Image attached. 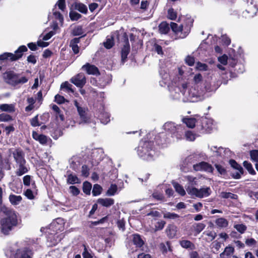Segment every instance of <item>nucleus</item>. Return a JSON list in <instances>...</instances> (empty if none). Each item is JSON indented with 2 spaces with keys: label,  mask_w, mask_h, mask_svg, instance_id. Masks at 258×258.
Here are the masks:
<instances>
[{
  "label": "nucleus",
  "mask_w": 258,
  "mask_h": 258,
  "mask_svg": "<svg viewBox=\"0 0 258 258\" xmlns=\"http://www.w3.org/2000/svg\"><path fill=\"white\" fill-rule=\"evenodd\" d=\"M165 136L164 133H160L157 135L155 138L156 143L159 146L164 144L166 141Z\"/></svg>",
  "instance_id": "obj_36"
},
{
  "label": "nucleus",
  "mask_w": 258,
  "mask_h": 258,
  "mask_svg": "<svg viewBox=\"0 0 258 258\" xmlns=\"http://www.w3.org/2000/svg\"><path fill=\"white\" fill-rule=\"evenodd\" d=\"M250 156L252 160L258 162V150H254L250 152Z\"/></svg>",
  "instance_id": "obj_59"
},
{
  "label": "nucleus",
  "mask_w": 258,
  "mask_h": 258,
  "mask_svg": "<svg viewBox=\"0 0 258 258\" xmlns=\"http://www.w3.org/2000/svg\"><path fill=\"white\" fill-rule=\"evenodd\" d=\"M54 101L59 104L64 103L68 101L64 97L59 94H56L54 97Z\"/></svg>",
  "instance_id": "obj_55"
},
{
  "label": "nucleus",
  "mask_w": 258,
  "mask_h": 258,
  "mask_svg": "<svg viewBox=\"0 0 258 258\" xmlns=\"http://www.w3.org/2000/svg\"><path fill=\"white\" fill-rule=\"evenodd\" d=\"M194 19L191 17L186 16L183 18V22L181 24L183 26V35L181 38H185L190 32L191 28L193 26Z\"/></svg>",
  "instance_id": "obj_6"
},
{
  "label": "nucleus",
  "mask_w": 258,
  "mask_h": 258,
  "mask_svg": "<svg viewBox=\"0 0 258 258\" xmlns=\"http://www.w3.org/2000/svg\"><path fill=\"white\" fill-rule=\"evenodd\" d=\"M71 81L75 85L81 88H83L86 83V77L83 73L78 74L73 77Z\"/></svg>",
  "instance_id": "obj_10"
},
{
  "label": "nucleus",
  "mask_w": 258,
  "mask_h": 258,
  "mask_svg": "<svg viewBox=\"0 0 258 258\" xmlns=\"http://www.w3.org/2000/svg\"><path fill=\"white\" fill-rule=\"evenodd\" d=\"M11 169V163L9 159H5L0 162V172L3 171L4 170H10Z\"/></svg>",
  "instance_id": "obj_28"
},
{
  "label": "nucleus",
  "mask_w": 258,
  "mask_h": 258,
  "mask_svg": "<svg viewBox=\"0 0 258 258\" xmlns=\"http://www.w3.org/2000/svg\"><path fill=\"white\" fill-rule=\"evenodd\" d=\"M185 61L188 66L191 67L194 65L195 60L194 56L188 55L186 57Z\"/></svg>",
  "instance_id": "obj_60"
},
{
  "label": "nucleus",
  "mask_w": 258,
  "mask_h": 258,
  "mask_svg": "<svg viewBox=\"0 0 258 258\" xmlns=\"http://www.w3.org/2000/svg\"><path fill=\"white\" fill-rule=\"evenodd\" d=\"M20 74L16 73L13 71H7L3 75L5 82L12 86L16 87L19 84L27 83L28 79L26 77L19 78Z\"/></svg>",
  "instance_id": "obj_3"
},
{
  "label": "nucleus",
  "mask_w": 258,
  "mask_h": 258,
  "mask_svg": "<svg viewBox=\"0 0 258 258\" xmlns=\"http://www.w3.org/2000/svg\"><path fill=\"white\" fill-rule=\"evenodd\" d=\"M193 168L196 171H204L210 173H212L214 170L212 166L209 163L205 161H202L194 165Z\"/></svg>",
  "instance_id": "obj_9"
},
{
  "label": "nucleus",
  "mask_w": 258,
  "mask_h": 258,
  "mask_svg": "<svg viewBox=\"0 0 258 258\" xmlns=\"http://www.w3.org/2000/svg\"><path fill=\"white\" fill-rule=\"evenodd\" d=\"M72 85L66 81L61 84L60 88L61 89H65L68 92L74 93V89L72 88Z\"/></svg>",
  "instance_id": "obj_45"
},
{
  "label": "nucleus",
  "mask_w": 258,
  "mask_h": 258,
  "mask_svg": "<svg viewBox=\"0 0 258 258\" xmlns=\"http://www.w3.org/2000/svg\"><path fill=\"white\" fill-rule=\"evenodd\" d=\"M229 163L233 169L238 170V172L231 174L232 177L236 179H240L241 177V175L244 174V170L242 166L234 159H230Z\"/></svg>",
  "instance_id": "obj_8"
},
{
  "label": "nucleus",
  "mask_w": 258,
  "mask_h": 258,
  "mask_svg": "<svg viewBox=\"0 0 258 258\" xmlns=\"http://www.w3.org/2000/svg\"><path fill=\"white\" fill-rule=\"evenodd\" d=\"M32 138L36 141H38L40 144L42 145H46L48 142V140H51L50 138L46 136L43 134H39L36 131L32 132Z\"/></svg>",
  "instance_id": "obj_14"
},
{
  "label": "nucleus",
  "mask_w": 258,
  "mask_h": 258,
  "mask_svg": "<svg viewBox=\"0 0 258 258\" xmlns=\"http://www.w3.org/2000/svg\"><path fill=\"white\" fill-rule=\"evenodd\" d=\"M165 224L166 222L164 221L161 220L160 221H158L155 225V230L158 231L163 229Z\"/></svg>",
  "instance_id": "obj_62"
},
{
  "label": "nucleus",
  "mask_w": 258,
  "mask_h": 258,
  "mask_svg": "<svg viewBox=\"0 0 258 258\" xmlns=\"http://www.w3.org/2000/svg\"><path fill=\"white\" fill-rule=\"evenodd\" d=\"M27 61L28 63L35 64L37 62V57L33 53H31L27 56Z\"/></svg>",
  "instance_id": "obj_61"
},
{
  "label": "nucleus",
  "mask_w": 258,
  "mask_h": 258,
  "mask_svg": "<svg viewBox=\"0 0 258 258\" xmlns=\"http://www.w3.org/2000/svg\"><path fill=\"white\" fill-rule=\"evenodd\" d=\"M234 228L241 234L244 233L247 229V227L243 224H235Z\"/></svg>",
  "instance_id": "obj_52"
},
{
  "label": "nucleus",
  "mask_w": 258,
  "mask_h": 258,
  "mask_svg": "<svg viewBox=\"0 0 258 258\" xmlns=\"http://www.w3.org/2000/svg\"><path fill=\"white\" fill-rule=\"evenodd\" d=\"M180 246L186 249L190 248L194 249L195 248V244L190 241L188 240H182L179 242Z\"/></svg>",
  "instance_id": "obj_32"
},
{
  "label": "nucleus",
  "mask_w": 258,
  "mask_h": 258,
  "mask_svg": "<svg viewBox=\"0 0 258 258\" xmlns=\"http://www.w3.org/2000/svg\"><path fill=\"white\" fill-rule=\"evenodd\" d=\"M118 188L117 186L115 184H111L110 187L108 188L106 192V195L107 196H114L117 191Z\"/></svg>",
  "instance_id": "obj_35"
},
{
  "label": "nucleus",
  "mask_w": 258,
  "mask_h": 258,
  "mask_svg": "<svg viewBox=\"0 0 258 258\" xmlns=\"http://www.w3.org/2000/svg\"><path fill=\"white\" fill-rule=\"evenodd\" d=\"M12 53L11 52H4L0 54V64H2L3 62L9 60L12 61Z\"/></svg>",
  "instance_id": "obj_41"
},
{
  "label": "nucleus",
  "mask_w": 258,
  "mask_h": 258,
  "mask_svg": "<svg viewBox=\"0 0 258 258\" xmlns=\"http://www.w3.org/2000/svg\"><path fill=\"white\" fill-rule=\"evenodd\" d=\"M56 5L61 11H64L66 8V0H58L55 5V8Z\"/></svg>",
  "instance_id": "obj_58"
},
{
  "label": "nucleus",
  "mask_w": 258,
  "mask_h": 258,
  "mask_svg": "<svg viewBox=\"0 0 258 258\" xmlns=\"http://www.w3.org/2000/svg\"><path fill=\"white\" fill-rule=\"evenodd\" d=\"M82 69L85 71L88 75H92L99 76L100 73L98 68L94 64H91L88 62L83 65Z\"/></svg>",
  "instance_id": "obj_13"
},
{
  "label": "nucleus",
  "mask_w": 258,
  "mask_h": 258,
  "mask_svg": "<svg viewBox=\"0 0 258 258\" xmlns=\"http://www.w3.org/2000/svg\"><path fill=\"white\" fill-rule=\"evenodd\" d=\"M16 165L18 167V169L15 171L17 176H21L28 172L29 169L26 166V163H21Z\"/></svg>",
  "instance_id": "obj_21"
},
{
  "label": "nucleus",
  "mask_w": 258,
  "mask_h": 258,
  "mask_svg": "<svg viewBox=\"0 0 258 258\" xmlns=\"http://www.w3.org/2000/svg\"><path fill=\"white\" fill-rule=\"evenodd\" d=\"M13 120V117L10 114L5 113L0 114V122H8Z\"/></svg>",
  "instance_id": "obj_47"
},
{
  "label": "nucleus",
  "mask_w": 258,
  "mask_h": 258,
  "mask_svg": "<svg viewBox=\"0 0 258 258\" xmlns=\"http://www.w3.org/2000/svg\"><path fill=\"white\" fill-rule=\"evenodd\" d=\"M220 197L222 199H231L233 200H237L238 198L237 195L226 191H222L220 194Z\"/></svg>",
  "instance_id": "obj_34"
},
{
  "label": "nucleus",
  "mask_w": 258,
  "mask_h": 258,
  "mask_svg": "<svg viewBox=\"0 0 258 258\" xmlns=\"http://www.w3.org/2000/svg\"><path fill=\"white\" fill-rule=\"evenodd\" d=\"M49 118L50 114L48 112H45L43 113L40 117L41 124H44L46 122H48L49 120Z\"/></svg>",
  "instance_id": "obj_57"
},
{
  "label": "nucleus",
  "mask_w": 258,
  "mask_h": 258,
  "mask_svg": "<svg viewBox=\"0 0 258 258\" xmlns=\"http://www.w3.org/2000/svg\"><path fill=\"white\" fill-rule=\"evenodd\" d=\"M98 204L102 207L109 208L114 204V200L112 198H99L97 200Z\"/></svg>",
  "instance_id": "obj_18"
},
{
  "label": "nucleus",
  "mask_w": 258,
  "mask_h": 258,
  "mask_svg": "<svg viewBox=\"0 0 258 258\" xmlns=\"http://www.w3.org/2000/svg\"><path fill=\"white\" fill-rule=\"evenodd\" d=\"M33 189L27 188L24 192V195L29 200H33L35 198Z\"/></svg>",
  "instance_id": "obj_50"
},
{
  "label": "nucleus",
  "mask_w": 258,
  "mask_h": 258,
  "mask_svg": "<svg viewBox=\"0 0 258 258\" xmlns=\"http://www.w3.org/2000/svg\"><path fill=\"white\" fill-rule=\"evenodd\" d=\"M30 122L31 125L33 127L39 126L41 125V122L39 121L38 115H36L34 117L32 118Z\"/></svg>",
  "instance_id": "obj_54"
},
{
  "label": "nucleus",
  "mask_w": 258,
  "mask_h": 258,
  "mask_svg": "<svg viewBox=\"0 0 258 258\" xmlns=\"http://www.w3.org/2000/svg\"><path fill=\"white\" fill-rule=\"evenodd\" d=\"M174 187L177 192H178L180 195L181 196H184L185 195L186 192L182 187V185H181L178 183H175L174 184Z\"/></svg>",
  "instance_id": "obj_46"
},
{
  "label": "nucleus",
  "mask_w": 258,
  "mask_h": 258,
  "mask_svg": "<svg viewBox=\"0 0 258 258\" xmlns=\"http://www.w3.org/2000/svg\"><path fill=\"white\" fill-rule=\"evenodd\" d=\"M214 166L221 175L225 176L227 174V170L223 165L219 164H215Z\"/></svg>",
  "instance_id": "obj_44"
},
{
  "label": "nucleus",
  "mask_w": 258,
  "mask_h": 258,
  "mask_svg": "<svg viewBox=\"0 0 258 258\" xmlns=\"http://www.w3.org/2000/svg\"><path fill=\"white\" fill-rule=\"evenodd\" d=\"M33 252L29 248H26L22 251L17 252L16 258H32Z\"/></svg>",
  "instance_id": "obj_19"
},
{
  "label": "nucleus",
  "mask_w": 258,
  "mask_h": 258,
  "mask_svg": "<svg viewBox=\"0 0 258 258\" xmlns=\"http://www.w3.org/2000/svg\"><path fill=\"white\" fill-rule=\"evenodd\" d=\"M0 110L2 111L13 113L15 111V107L13 104H2L0 105Z\"/></svg>",
  "instance_id": "obj_25"
},
{
  "label": "nucleus",
  "mask_w": 258,
  "mask_h": 258,
  "mask_svg": "<svg viewBox=\"0 0 258 258\" xmlns=\"http://www.w3.org/2000/svg\"><path fill=\"white\" fill-rule=\"evenodd\" d=\"M205 227L206 225L203 223H195L192 225L191 230L194 232V235L197 236L200 234Z\"/></svg>",
  "instance_id": "obj_20"
},
{
  "label": "nucleus",
  "mask_w": 258,
  "mask_h": 258,
  "mask_svg": "<svg viewBox=\"0 0 258 258\" xmlns=\"http://www.w3.org/2000/svg\"><path fill=\"white\" fill-rule=\"evenodd\" d=\"M170 27L172 31L175 34H178V33L181 32V34L182 35H183V26H181V25L178 26L176 23L171 22Z\"/></svg>",
  "instance_id": "obj_30"
},
{
  "label": "nucleus",
  "mask_w": 258,
  "mask_h": 258,
  "mask_svg": "<svg viewBox=\"0 0 258 258\" xmlns=\"http://www.w3.org/2000/svg\"><path fill=\"white\" fill-rule=\"evenodd\" d=\"M114 45V39L112 37L111 38H107L106 42H104V46L106 49L111 48Z\"/></svg>",
  "instance_id": "obj_53"
},
{
  "label": "nucleus",
  "mask_w": 258,
  "mask_h": 258,
  "mask_svg": "<svg viewBox=\"0 0 258 258\" xmlns=\"http://www.w3.org/2000/svg\"><path fill=\"white\" fill-rule=\"evenodd\" d=\"M211 121L206 117H202L198 120L197 127L203 132H208L212 129Z\"/></svg>",
  "instance_id": "obj_7"
},
{
  "label": "nucleus",
  "mask_w": 258,
  "mask_h": 258,
  "mask_svg": "<svg viewBox=\"0 0 258 258\" xmlns=\"http://www.w3.org/2000/svg\"><path fill=\"white\" fill-rule=\"evenodd\" d=\"M22 200L21 196H16L15 195H10L9 196V200L12 205H18Z\"/></svg>",
  "instance_id": "obj_37"
},
{
  "label": "nucleus",
  "mask_w": 258,
  "mask_h": 258,
  "mask_svg": "<svg viewBox=\"0 0 258 258\" xmlns=\"http://www.w3.org/2000/svg\"><path fill=\"white\" fill-rule=\"evenodd\" d=\"M177 17V12L172 8L169 9L167 11V18L171 20H175Z\"/></svg>",
  "instance_id": "obj_43"
},
{
  "label": "nucleus",
  "mask_w": 258,
  "mask_h": 258,
  "mask_svg": "<svg viewBox=\"0 0 258 258\" xmlns=\"http://www.w3.org/2000/svg\"><path fill=\"white\" fill-rule=\"evenodd\" d=\"M28 51V48L26 46L22 45L20 46L17 50L15 51V53H12V62L16 61L20 59H21L23 55L24 52H26Z\"/></svg>",
  "instance_id": "obj_12"
},
{
  "label": "nucleus",
  "mask_w": 258,
  "mask_h": 258,
  "mask_svg": "<svg viewBox=\"0 0 258 258\" xmlns=\"http://www.w3.org/2000/svg\"><path fill=\"white\" fill-rule=\"evenodd\" d=\"M75 9L83 14H86L88 12L87 6L81 3L76 4L75 5Z\"/></svg>",
  "instance_id": "obj_40"
},
{
  "label": "nucleus",
  "mask_w": 258,
  "mask_h": 258,
  "mask_svg": "<svg viewBox=\"0 0 258 258\" xmlns=\"http://www.w3.org/2000/svg\"><path fill=\"white\" fill-rule=\"evenodd\" d=\"M84 33L83 29L82 26H78L75 27L73 30L72 34L74 36H83Z\"/></svg>",
  "instance_id": "obj_51"
},
{
  "label": "nucleus",
  "mask_w": 258,
  "mask_h": 258,
  "mask_svg": "<svg viewBox=\"0 0 258 258\" xmlns=\"http://www.w3.org/2000/svg\"><path fill=\"white\" fill-rule=\"evenodd\" d=\"M177 227L174 224H169L166 228V233L169 239L175 238L177 235Z\"/></svg>",
  "instance_id": "obj_17"
},
{
  "label": "nucleus",
  "mask_w": 258,
  "mask_h": 258,
  "mask_svg": "<svg viewBox=\"0 0 258 258\" xmlns=\"http://www.w3.org/2000/svg\"><path fill=\"white\" fill-rule=\"evenodd\" d=\"M92 188V184L90 182L85 181L83 183V191L87 195H90L91 194V190Z\"/></svg>",
  "instance_id": "obj_38"
},
{
  "label": "nucleus",
  "mask_w": 258,
  "mask_h": 258,
  "mask_svg": "<svg viewBox=\"0 0 258 258\" xmlns=\"http://www.w3.org/2000/svg\"><path fill=\"white\" fill-rule=\"evenodd\" d=\"M186 190L188 195L190 196H195L196 197L202 198L207 197L211 194V189L210 187L201 188L200 189L195 187L188 186L186 187Z\"/></svg>",
  "instance_id": "obj_4"
},
{
  "label": "nucleus",
  "mask_w": 258,
  "mask_h": 258,
  "mask_svg": "<svg viewBox=\"0 0 258 258\" xmlns=\"http://www.w3.org/2000/svg\"><path fill=\"white\" fill-rule=\"evenodd\" d=\"M74 104L77 109L81 122H90V116L87 113L88 109L80 106L79 102L76 100H74Z\"/></svg>",
  "instance_id": "obj_5"
},
{
  "label": "nucleus",
  "mask_w": 258,
  "mask_h": 258,
  "mask_svg": "<svg viewBox=\"0 0 258 258\" xmlns=\"http://www.w3.org/2000/svg\"><path fill=\"white\" fill-rule=\"evenodd\" d=\"M179 217V216L174 213L167 212L164 214L163 218L165 219H175Z\"/></svg>",
  "instance_id": "obj_56"
},
{
  "label": "nucleus",
  "mask_w": 258,
  "mask_h": 258,
  "mask_svg": "<svg viewBox=\"0 0 258 258\" xmlns=\"http://www.w3.org/2000/svg\"><path fill=\"white\" fill-rule=\"evenodd\" d=\"M154 142L153 141H142L138 148V155L143 160L149 161L153 159L154 154Z\"/></svg>",
  "instance_id": "obj_2"
},
{
  "label": "nucleus",
  "mask_w": 258,
  "mask_h": 258,
  "mask_svg": "<svg viewBox=\"0 0 258 258\" xmlns=\"http://www.w3.org/2000/svg\"><path fill=\"white\" fill-rule=\"evenodd\" d=\"M80 180L77 176L72 173L68 175L67 183L70 184H74L76 183H80Z\"/></svg>",
  "instance_id": "obj_33"
},
{
  "label": "nucleus",
  "mask_w": 258,
  "mask_h": 258,
  "mask_svg": "<svg viewBox=\"0 0 258 258\" xmlns=\"http://www.w3.org/2000/svg\"><path fill=\"white\" fill-rule=\"evenodd\" d=\"M70 192L75 196H78L80 192V191L79 189L74 185H71L70 186Z\"/></svg>",
  "instance_id": "obj_64"
},
{
  "label": "nucleus",
  "mask_w": 258,
  "mask_h": 258,
  "mask_svg": "<svg viewBox=\"0 0 258 258\" xmlns=\"http://www.w3.org/2000/svg\"><path fill=\"white\" fill-rule=\"evenodd\" d=\"M102 187L98 184H95L93 185L92 189V195L93 196L100 195L102 191Z\"/></svg>",
  "instance_id": "obj_42"
},
{
  "label": "nucleus",
  "mask_w": 258,
  "mask_h": 258,
  "mask_svg": "<svg viewBox=\"0 0 258 258\" xmlns=\"http://www.w3.org/2000/svg\"><path fill=\"white\" fill-rule=\"evenodd\" d=\"M158 27L159 31L161 34H167L170 30L169 24L166 21L161 22Z\"/></svg>",
  "instance_id": "obj_29"
},
{
  "label": "nucleus",
  "mask_w": 258,
  "mask_h": 258,
  "mask_svg": "<svg viewBox=\"0 0 258 258\" xmlns=\"http://www.w3.org/2000/svg\"><path fill=\"white\" fill-rule=\"evenodd\" d=\"M130 52V44H124L121 50V58L122 63H124L127 59V55Z\"/></svg>",
  "instance_id": "obj_22"
},
{
  "label": "nucleus",
  "mask_w": 258,
  "mask_h": 258,
  "mask_svg": "<svg viewBox=\"0 0 258 258\" xmlns=\"http://www.w3.org/2000/svg\"><path fill=\"white\" fill-rule=\"evenodd\" d=\"M234 248L232 246H228L225 248L224 251L220 253V255L221 257L223 256L224 254L229 256L234 252Z\"/></svg>",
  "instance_id": "obj_48"
},
{
  "label": "nucleus",
  "mask_w": 258,
  "mask_h": 258,
  "mask_svg": "<svg viewBox=\"0 0 258 258\" xmlns=\"http://www.w3.org/2000/svg\"><path fill=\"white\" fill-rule=\"evenodd\" d=\"M70 18L72 21H78L82 18V15L79 13L71 11L69 14Z\"/></svg>",
  "instance_id": "obj_49"
},
{
  "label": "nucleus",
  "mask_w": 258,
  "mask_h": 258,
  "mask_svg": "<svg viewBox=\"0 0 258 258\" xmlns=\"http://www.w3.org/2000/svg\"><path fill=\"white\" fill-rule=\"evenodd\" d=\"M182 121L188 127L192 128L197 124L198 120L195 118L184 117L182 119Z\"/></svg>",
  "instance_id": "obj_27"
},
{
  "label": "nucleus",
  "mask_w": 258,
  "mask_h": 258,
  "mask_svg": "<svg viewBox=\"0 0 258 258\" xmlns=\"http://www.w3.org/2000/svg\"><path fill=\"white\" fill-rule=\"evenodd\" d=\"M133 242L137 247H141L144 244V242L139 234H134L133 235Z\"/></svg>",
  "instance_id": "obj_26"
},
{
  "label": "nucleus",
  "mask_w": 258,
  "mask_h": 258,
  "mask_svg": "<svg viewBox=\"0 0 258 258\" xmlns=\"http://www.w3.org/2000/svg\"><path fill=\"white\" fill-rule=\"evenodd\" d=\"M2 211L6 214V217L2 219L1 221V228L2 232L5 235H8L10 231L18 225V217L14 210L5 206L2 207Z\"/></svg>",
  "instance_id": "obj_1"
},
{
  "label": "nucleus",
  "mask_w": 258,
  "mask_h": 258,
  "mask_svg": "<svg viewBox=\"0 0 258 258\" xmlns=\"http://www.w3.org/2000/svg\"><path fill=\"white\" fill-rule=\"evenodd\" d=\"M215 223L217 227L220 228H226L228 226V221L224 218H217L215 221Z\"/></svg>",
  "instance_id": "obj_31"
},
{
  "label": "nucleus",
  "mask_w": 258,
  "mask_h": 258,
  "mask_svg": "<svg viewBox=\"0 0 258 258\" xmlns=\"http://www.w3.org/2000/svg\"><path fill=\"white\" fill-rule=\"evenodd\" d=\"M179 127H177L173 122H166L164 125L165 130L170 132L171 134L174 135L177 130L179 128Z\"/></svg>",
  "instance_id": "obj_23"
},
{
  "label": "nucleus",
  "mask_w": 258,
  "mask_h": 258,
  "mask_svg": "<svg viewBox=\"0 0 258 258\" xmlns=\"http://www.w3.org/2000/svg\"><path fill=\"white\" fill-rule=\"evenodd\" d=\"M82 175L85 177L89 175V169L86 165H83L82 166Z\"/></svg>",
  "instance_id": "obj_63"
},
{
  "label": "nucleus",
  "mask_w": 258,
  "mask_h": 258,
  "mask_svg": "<svg viewBox=\"0 0 258 258\" xmlns=\"http://www.w3.org/2000/svg\"><path fill=\"white\" fill-rule=\"evenodd\" d=\"M51 109L55 112V116L56 119L59 118L60 120L63 121L64 120V116L63 112L55 104H53Z\"/></svg>",
  "instance_id": "obj_24"
},
{
  "label": "nucleus",
  "mask_w": 258,
  "mask_h": 258,
  "mask_svg": "<svg viewBox=\"0 0 258 258\" xmlns=\"http://www.w3.org/2000/svg\"><path fill=\"white\" fill-rule=\"evenodd\" d=\"M85 36L86 34H84V35L81 37L74 38L70 41V46L72 48L75 54H77L79 53L80 47L78 46V44L80 42L81 38Z\"/></svg>",
  "instance_id": "obj_15"
},
{
  "label": "nucleus",
  "mask_w": 258,
  "mask_h": 258,
  "mask_svg": "<svg viewBox=\"0 0 258 258\" xmlns=\"http://www.w3.org/2000/svg\"><path fill=\"white\" fill-rule=\"evenodd\" d=\"M13 156L16 164L26 163V160L25 159V153L21 149L18 148L15 149L13 152Z\"/></svg>",
  "instance_id": "obj_11"
},
{
  "label": "nucleus",
  "mask_w": 258,
  "mask_h": 258,
  "mask_svg": "<svg viewBox=\"0 0 258 258\" xmlns=\"http://www.w3.org/2000/svg\"><path fill=\"white\" fill-rule=\"evenodd\" d=\"M23 184L25 186L28 187L31 185V187L34 191H37V187L35 181L33 180L32 176L30 175H26L23 178Z\"/></svg>",
  "instance_id": "obj_16"
},
{
  "label": "nucleus",
  "mask_w": 258,
  "mask_h": 258,
  "mask_svg": "<svg viewBox=\"0 0 258 258\" xmlns=\"http://www.w3.org/2000/svg\"><path fill=\"white\" fill-rule=\"evenodd\" d=\"M243 166L248 171L249 174L255 175L256 172L252 167V164L247 161H244L243 163Z\"/></svg>",
  "instance_id": "obj_39"
}]
</instances>
